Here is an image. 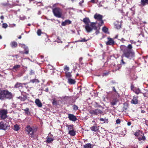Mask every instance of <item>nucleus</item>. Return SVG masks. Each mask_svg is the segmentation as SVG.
<instances>
[{
    "label": "nucleus",
    "instance_id": "44",
    "mask_svg": "<svg viewBox=\"0 0 148 148\" xmlns=\"http://www.w3.org/2000/svg\"><path fill=\"white\" fill-rule=\"evenodd\" d=\"M100 21H101V22L99 24V25L100 26H101L104 23L102 19L101 20H100Z\"/></svg>",
    "mask_w": 148,
    "mask_h": 148
},
{
    "label": "nucleus",
    "instance_id": "7",
    "mask_svg": "<svg viewBox=\"0 0 148 148\" xmlns=\"http://www.w3.org/2000/svg\"><path fill=\"white\" fill-rule=\"evenodd\" d=\"M10 126L8 124H6L3 122H1L0 123V129L6 130L10 129Z\"/></svg>",
    "mask_w": 148,
    "mask_h": 148
},
{
    "label": "nucleus",
    "instance_id": "27",
    "mask_svg": "<svg viewBox=\"0 0 148 148\" xmlns=\"http://www.w3.org/2000/svg\"><path fill=\"white\" fill-rule=\"evenodd\" d=\"M42 90L43 91H44L46 92H48L49 91V89L47 86H44L42 88Z\"/></svg>",
    "mask_w": 148,
    "mask_h": 148
},
{
    "label": "nucleus",
    "instance_id": "60",
    "mask_svg": "<svg viewBox=\"0 0 148 148\" xmlns=\"http://www.w3.org/2000/svg\"><path fill=\"white\" fill-rule=\"evenodd\" d=\"M91 2L93 3H95V0H91Z\"/></svg>",
    "mask_w": 148,
    "mask_h": 148
},
{
    "label": "nucleus",
    "instance_id": "58",
    "mask_svg": "<svg viewBox=\"0 0 148 148\" xmlns=\"http://www.w3.org/2000/svg\"><path fill=\"white\" fill-rule=\"evenodd\" d=\"M104 119L103 118H101L100 119V120L101 121H104Z\"/></svg>",
    "mask_w": 148,
    "mask_h": 148
},
{
    "label": "nucleus",
    "instance_id": "1",
    "mask_svg": "<svg viewBox=\"0 0 148 148\" xmlns=\"http://www.w3.org/2000/svg\"><path fill=\"white\" fill-rule=\"evenodd\" d=\"M132 48V46L131 44H129L127 47L125 45H121L120 46V50L123 53L121 56V64H124L126 63L123 60L124 57L131 59L134 56L135 53L133 50Z\"/></svg>",
    "mask_w": 148,
    "mask_h": 148
},
{
    "label": "nucleus",
    "instance_id": "25",
    "mask_svg": "<svg viewBox=\"0 0 148 148\" xmlns=\"http://www.w3.org/2000/svg\"><path fill=\"white\" fill-rule=\"evenodd\" d=\"M27 134L29 135V136H30L31 138H34L33 130L30 132L29 133H28Z\"/></svg>",
    "mask_w": 148,
    "mask_h": 148
},
{
    "label": "nucleus",
    "instance_id": "21",
    "mask_svg": "<svg viewBox=\"0 0 148 148\" xmlns=\"http://www.w3.org/2000/svg\"><path fill=\"white\" fill-rule=\"evenodd\" d=\"M39 81L37 79H34L30 80L29 83H38L39 82Z\"/></svg>",
    "mask_w": 148,
    "mask_h": 148
},
{
    "label": "nucleus",
    "instance_id": "30",
    "mask_svg": "<svg viewBox=\"0 0 148 148\" xmlns=\"http://www.w3.org/2000/svg\"><path fill=\"white\" fill-rule=\"evenodd\" d=\"M19 129V126L17 125H15L14 126V130L16 131H18Z\"/></svg>",
    "mask_w": 148,
    "mask_h": 148
},
{
    "label": "nucleus",
    "instance_id": "28",
    "mask_svg": "<svg viewBox=\"0 0 148 148\" xmlns=\"http://www.w3.org/2000/svg\"><path fill=\"white\" fill-rule=\"evenodd\" d=\"M25 47H24L25 52L24 53H25L26 54H27L29 53V50L28 49V47H25V45H24Z\"/></svg>",
    "mask_w": 148,
    "mask_h": 148
},
{
    "label": "nucleus",
    "instance_id": "52",
    "mask_svg": "<svg viewBox=\"0 0 148 148\" xmlns=\"http://www.w3.org/2000/svg\"><path fill=\"white\" fill-rule=\"evenodd\" d=\"M97 30H96V32H95V33H96V34H98V33H99V31H98V30H97Z\"/></svg>",
    "mask_w": 148,
    "mask_h": 148
},
{
    "label": "nucleus",
    "instance_id": "10",
    "mask_svg": "<svg viewBox=\"0 0 148 148\" xmlns=\"http://www.w3.org/2000/svg\"><path fill=\"white\" fill-rule=\"evenodd\" d=\"M108 41L106 42L107 45H113L114 44V41L112 38H108Z\"/></svg>",
    "mask_w": 148,
    "mask_h": 148
},
{
    "label": "nucleus",
    "instance_id": "45",
    "mask_svg": "<svg viewBox=\"0 0 148 148\" xmlns=\"http://www.w3.org/2000/svg\"><path fill=\"white\" fill-rule=\"evenodd\" d=\"M116 123L117 124L120 123V120L119 119H117L116 121Z\"/></svg>",
    "mask_w": 148,
    "mask_h": 148
},
{
    "label": "nucleus",
    "instance_id": "22",
    "mask_svg": "<svg viewBox=\"0 0 148 148\" xmlns=\"http://www.w3.org/2000/svg\"><path fill=\"white\" fill-rule=\"evenodd\" d=\"M26 130L28 133L32 131L33 130L29 126H28L26 127Z\"/></svg>",
    "mask_w": 148,
    "mask_h": 148
},
{
    "label": "nucleus",
    "instance_id": "49",
    "mask_svg": "<svg viewBox=\"0 0 148 148\" xmlns=\"http://www.w3.org/2000/svg\"><path fill=\"white\" fill-rule=\"evenodd\" d=\"M30 73H31V75L34 74V71L32 70H31V72H30Z\"/></svg>",
    "mask_w": 148,
    "mask_h": 148
},
{
    "label": "nucleus",
    "instance_id": "56",
    "mask_svg": "<svg viewBox=\"0 0 148 148\" xmlns=\"http://www.w3.org/2000/svg\"><path fill=\"white\" fill-rule=\"evenodd\" d=\"M0 18L1 19H3L4 18V17L3 16H1L0 17Z\"/></svg>",
    "mask_w": 148,
    "mask_h": 148
},
{
    "label": "nucleus",
    "instance_id": "37",
    "mask_svg": "<svg viewBox=\"0 0 148 148\" xmlns=\"http://www.w3.org/2000/svg\"><path fill=\"white\" fill-rule=\"evenodd\" d=\"M89 112L90 114H94L95 115V110H90L89 111Z\"/></svg>",
    "mask_w": 148,
    "mask_h": 148
},
{
    "label": "nucleus",
    "instance_id": "17",
    "mask_svg": "<svg viewBox=\"0 0 148 148\" xmlns=\"http://www.w3.org/2000/svg\"><path fill=\"white\" fill-rule=\"evenodd\" d=\"M76 82L75 80L71 79V78H69L68 79V82L70 84H75Z\"/></svg>",
    "mask_w": 148,
    "mask_h": 148
},
{
    "label": "nucleus",
    "instance_id": "47",
    "mask_svg": "<svg viewBox=\"0 0 148 148\" xmlns=\"http://www.w3.org/2000/svg\"><path fill=\"white\" fill-rule=\"evenodd\" d=\"M112 88H113V91L114 92H117L116 91V89H115V88L114 87H113Z\"/></svg>",
    "mask_w": 148,
    "mask_h": 148
},
{
    "label": "nucleus",
    "instance_id": "57",
    "mask_svg": "<svg viewBox=\"0 0 148 148\" xmlns=\"http://www.w3.org/2000/svg\"><path fill=\"white\" fill-rule=\"evenodd\" d=\"M25 18L24 17H20V19L21 20H23Z\"/></svg>",
    "mask_w": 148,
    "mask_h": 148
},
{
    "label": "nucleus",
    "instance_id": "46",
    "mask_svg": "<svg viewBox=\"0 0 148 148\" xmlns=\"http://www.w3.org/2000/svg\"><path fill=\"white\" fill-rule=\"evenodd\" d=\"M126 40L124 38H122L121 40V41L123 43H124V42Z\"/></svg>",
    "mask_w": 148,
    "mask_h": 148
},
{
    "label": "nucleus",
    "instance_id": "20",
    "mask_svg": "<svg viewBox=\"0 0 148 148\" xmlns=\"http://www.w3.org/2000/svg\"><path fill=\"white\" fill-rule=\"evenodd\" d=\"M95 115H97L99 114H101L102 113V111L99 109H96L95 110Z\"/></svg>",
    "mask_w": 148,
    "mask_h": 148
},
{
    "label": "nucleus",
    "instance_id": "31",
    "mask_svg": "<svg viewBox=\"0 0 148 148\" xmlns=\"http://www.w3.org/2000/svg\"><path fill=\"white\" fill-rule=\"evenodd\" d=\"M68 130L69 131L74 130L73 125H71L69 126L68 128Z\"/></svg>",
    "mask_w": 148,
    "mask_h": 148
},
{
    "label": "nucleus",
    "instance_id": "14",
    "mask_svg": "<svg viewBox=\"0 0 148 148\" xmlns=\"http://www.w3.org/2000/svg\"><path fill=\"white\" fill-rule=\"evenodd\" d=\"M10 45L11 47L14 48L17 47L18 44L16 42L13 41L10 42Z\"/></svg>",
    "mask_w": 148,
    "mask_h": 148
},
{
    "label": "nucleus",
    "instance_id": "19",
    "mask_svg": "<svg viewBox=\"0 0 148 148\" xmlns=\"http://www.w3.org/2000/svg\"><path fill=\"white\" fill-rule=\"evenodd\" d=\"M90 129L92 131L96 132L98 130V128L96 124L94 125L93 126L90 128Z\"/></svg>",
    "mask_w": 148,
    "mask_h": 148
},
{
    "label": "nucleus",
    "instance_id": "35",
    "mask_svg": "<svg viewBox=\"0 0 148 148\" xmlns=\"http://www.w3.org/2000/svg\"><path fill=\"white\" fill-rule=\"evenodd\" d=\"M42 33L41 30L40 29H38L37 31V34L38 36H40Z\"/></svg>",
    "mask_w": 148,
    "mask_h": 148
},
{
    "label": "nucleus",
    "instance_id": "8",
    "mask_svg": "<svg viewBox=\"0 0 148 148\" xmlns=\"http://www.w3.org/2000/svg\"><path fill=\"white\" fill-rule=\"evenodd\" d=\"M131 89L134 92H140L139 89L137 87H135L132 83L131 84Z\"/></svg>",
    "mask_w": 148,
    "mask_h": 148
},
{
    "label": "nucleus",
    "instance_id": "54",
    "mask_svg": "<svg viewBox=\"0 0 148 148\" xmlns=\"http://www.w3.org/2000/svg\"><path fill=\"white\" fill-rule=\"evenodd\" d=\"M138 139L140 141L143 140V138H142V137H139L138 138Z\"/></svg>",
    "mask_w": 148,
    "mask_h": 148
},
{
    "label": "nucleus",
    "instance_id": "63",
    "mask_svg": "<svg viewBox=\"0 0 148 148\" xmlns=\"http://www.w3.org/2000/svg\"><path fill=\"white\" fill-rule=\"evenodd\" d=\"M21 36H19L18 37V38L19 39H21Z\"/></svg>",
    "mask_w": 148,
    "mask_h": 148
},
{
    "label": "nucleus",
    "instance_id": "33",
    "mask_svg": "<svg viewBox=\"0 0 148 148\" xmlns=\"http://www.w3.org/2000/svg\"><path fill=\"white\" fill-rule=\"evenodd\" d=\"M89 39H86L85 38H84L82 39L81 40H78V41L80 42H86L88 40H89Z\"/></svg>",
    "mask_w": 148,
    "mask_h": 148
},
{
    "label": "nucleus",
    "instance_id": "24",
    "mask_svg": "<svg viewBox=\"0 0 148 148\" xmlns=\"http://www.w3.org/2000/svg\"><path fill=\"white\" fill-rule=\"evenodd\" d=\"M21 67V65H15L13 66L12 69L15 71H17L18 69L19 68Z\"/></svg>",
    "mask_w": 148,
    "mask_h": 148
},
{
    "label": "nucleus",
    "instance_id": "39",
    "mask_svg": "<svg viewBox=\"0 0 148 148\" xmlns=\"http://www.w3.org/2000/svg\"><path fill=\"white\" fill-rule=\"evenodd\" d=\"M24 110L25 113H27V114L29 113V109L28 108H26Z\"/></svg>",
    "mask_w": 148,
    "mask_h": 148
},
{
    "label": "nucleus",
    "instance_id": "11",
    "mask_svg": "<svg viewBox=\"0 0 148 148\" xmlns=\"http://www.w3.org/2000/svg\"><path fill=\"white\" fill-rule=\"evenodd\" d=\"M68 118L70 120L73 121H75L77 120L76 116L73 114H69L68 116Z\"/></svg>",
    "mask_w": 148,
    "mask_h": 148
},
{
    "label": "nucleus",
    "instance_id": "62",
    "mask_svg": "<svg viewBox=\"0 0 148 148\" xmlns=\"http://www.w3.org/2000/svg\"><path fill=\"white\" fill-rule=\"evenodd\" d=\"M82 60V58H79V61H81Z\"/></svg>",
    "mask_w": 148,
    "mask_h": 148
},
{
    "label": "nucleus",
    "instance_id": "15",
    "mask_svg": "<svg viewBox=\"0 0 148 148\" xmlns=\"http://www.w3.org/2000/svg\"><path fill=\"white\" fill-rule=\"evenodd\" d=\"M147 4H148V0H141L140 5V6H144Z\"/></svg>",
    "mask_w": 148,
    "mask_h": 148
},
{
    "label": "nucleus",
    "instance_id": "48",
    "mask_svg": "<svg viewBox=\"0 0 148 148\" xmlns=\"http://www.w3.org/2000/svg\"><path fill=\"white\" fill-rule=\"evenodd\" d=\"M139 134V133L138 132H136L134 134V135L136 136H138Z\"/></svg>",
    "mask_w": 148,
    "mask_h": 148
},
{
    "label": "nucleus",
    "instance_id": "9",
    "mask_svg": "<svg viewBox=\"0 0 148 148\" xmlns=\"http://www.w3.org/2000/svg\"><path fill=\"white\" fill-rule=\"evenodd\" d=\"M116 98H114L112 101L111 102V103L112 106L115 105L118 101L117 98H119L120 97L118 93H117L116 95Z\"/></svg>",
    "mask_w": 148,
    "mask_h": 148
},
{
    "label": "nucleus",
    "instance_id": "40",
    "mask_svg": "<svg viewBox=\"0 0 148 148\" xmlns=\"http://www.w3.org/2000/svg\"><path fill=\"white\" fill-rule=\"evenodd\" d=\"M73 109L75 110H77L78 109V107L75 105H74L73 106Z\"/></svg>",
    "mask_w": 148,
    "mask_h": 148
},
{
    "label": "nucleus",
    "instance_id": "38",
    "mask_svg": "<svg viewBox=\"0 0 148 148\" xmlns=\"http://www.w3.org/2000/svg\"><path fill=\"white\" fill-rule=\"evenodd\" d=\"M8 27L7 24L6 23H3L2 25V27L3 28H6Z\"/></svg>",
    "mask_w": 148,
    "mask_h": 148
},
{
    "label": "nucleus",
    "instance_id": "3",
    "mask_svg": "<svg viewBox=\"0 0 148 148\" xmlns=\"http://www.w3.org/2000/svg\"><path fill=\"white\" fill-rule=\"evenodd\" d=\"M52 12L56 17L60 18L62 15V10L58 7H56L52 9Z\"/></svg>",
    "mask_w": 148,
    "mask_h": 148
},
{
    "label": "nucleus",
    "instance_id": "64",
    "mask_svg": "<svg viewBox=\"0 0 148 148\" xmlns=\"http://www.w3.org/2000/svg\"><path fill=\"white\" fill-rule=\"evenodd\" d=\"M3 5L6 6L7 5V4H3Z\"/></svg>",
    "mask_w": 148,
    "mask_h": 148
},
{
    "label": "nucleus",
    "instance_id": "26",
    "mask_svg": "<svg viewBox=\"0 0 148 148\" xmlns=\"http://www.w3.org/2000/svg\"><path fill=\"white\" fill-rule=\"evenodd\" d=\"M131 102L134 104H136L138 103V100L136 97H134L132 100Z\"/></svg>",
    "mask_w": 148,
    "mask_h": 148
},
{
    "label": "nucleus",
    "instance_id": "53",
    "mask_svg": "<svg viewBox=\"0 0 148 148\" xmlns=\"http://www.w3.org/2000/svg\"><path fill=\"white\" fill-rule=\"evenodd\" d=\"M15 56L16 59H17L19 57V56L18 55H15Z\"/></svg>",
    "mask_w": 148,
    "mask_h": 148
},
{
    "label": "nucleus",
    "instance_id": "43",
    "mask_svg": "<svg viewBox=\"0 0 148 148\" xmlns=\"http://www.w3.org/2000/svg\"><path fill=\"white\" fill-rule=\"evenodd\" d=\"M0 92H7V93H8V92H10L7 90H0Z\"/></svg>",
    "mask_w": 148,
    "mask_h": 148
},
{
    "label": "nucleus",
    "instance_id": "42",
    "mask_svg": "<svg viewBox=\"0 0 148 148\" xmlns=\"http://www.w3.org/2000/svg\"><path fill=\"white\" fill-rule=\"evenodd\" d=\"M52 104L53 105H56L57 104V101L55 100V99H53V100Z\"/></svg>",
    "mask_w": 148,
    "mask_h": 148
},
{
    "label": "nucleus",
    "instance_id": "6",
    "mask_svg": "<svg viewBox=\"0 0 148 148\" xmlns=\"http://www.w3.org/2000/svg\"><path fill=\"white\" fill-rule=\"evenodd\" d=\"M8 112L7 110L5 109H3L0 111V117L2 119H5L7 116V114Z\"/></svg>",
    "mask_w": 148,
    "mask_h": 148
},
{
    "label": "nucleus",
    "instance_id": "29",
    "mask_svg": "<svg viewBox=\"0 0 148 148\" xmlns=\"http://www.w3.org/2000/svg\"><path fill=\"white\" fill-rule=\"evenodd\" d=\"M69 134L71 136H74L75 134V132L74 130L69 132Z\"/></svg>",
    "mask_w": 148,
    "mask_h": 148
},
{
    "label": "nucleus",
    "instance_id": "2",
    "mask_svg": "<svg viewBox=\"0 0 148 148\" xmlns=\"http://www.w3.org/2000/svg\"><path fill=\"white\" fill-rule=\"evenodd\" d=\"M83 21L86 25L85 28L87 32H89L92 31L93 29L97 30V27L96 26V22H91L90 26L89 25L90 21L88 18L86 17L84 18Z\"/></svg>",
    "mask_w": 148,
    "mask_h": 148
},
{
    "label": "nucleus",
    "instance_id": "5",
    "mask_svg": "<svg viewBox=\"0 0 148 148\" xmlns=\"http://www.w3.org/2000/svg\"><path fill=\"white\" fill-rule=\"evenodd\" d=\"M12 97L11 93H0V99H3L5 98L11 99Z\"/></svg>",
    "mask_w": 148,
    "mask_h": 148
},
{
    "label": "nucleus",
    "instance_id": "12",
    "mask_svg": "<svg viewBox=\"0 0 148 148\" xmlns=\"http://www.w3.org/2000/svg\"><path fill=\"white\" fill-rule=\"evenodd\" d=\"M103 17V16L102 15L99 14H96L94 16V18L98 21L101 20Z\"/></svg>",
    "mask_w": 148,
    "mask_h": 148
},
{
    "label": "nucleus",
    "instance_id": "34",
    "mask_svg": "<svg viewBox=\"0 0 148 148\" xmlns=\"http://www.w3.org/2000/svg\"><path fill=\"white\" fill-rule=\"evenodd\" d=\"M53 140V139L51 138L48 137L47 138V142L48 143H50L51 141H52Z\"/></svg>",
    "mask_w": 148,
    "mask_h": 148
},
{
    "label": "nucleus",
    "instance_id": "4",
    "mask_svg": "<svg viewBox=\"0 0 148 148\" xmlns=\"http://www.w3.org/2000/svg\"><path fill=\"white\" fill-rule=\"evenodd\" d=\"M69 70L70 68L67 65H65L64 66V70L65 72V76L68 79L71 78L72 76L71 74L72 71L71 72H69Z\"/></svg>",
    "mask_w": 148,
    "mask_h": 148
},
{
    "label": "nucleus",
    "instance_id": "32",
    "mask_svg": "<svg viewBox=\"0 0 148 148\" xmlns=\"http://www.w3.org/2000/svg\"><path fill=\"white\" fill-rule=\"evenodd\" d=\"M102 30L103 32L105 33H106L107 32L108 30V28H107L106 27H103L102 28Z\"/></svg>",
    "mask_w": 148,
    "mask_h": 148
},
{
    "label": "nucleus",
    "instance_id": "36",
    "mask_svg": "<svg viewBox=\"0 0 148 148\" xmlns=\"http://www.w3.org/2000/svg\"><path fill=\"white\" fill-rule=\"evenodd\" d=\"M56 41L58 43L62 42V41L61 39L59 37H58L57 38V39Z\"/></svg>",
    "mask_w": 148,
    "mask_h": 148
},
{
    "label": "nucleus",
    "instance_id": "13",
    "mask_svg": "<svg viewBox=\"0 0 148 148\" xmlns=\"http://www.w3.org/2000/svg\"><path fill=\"white\" fill-rule=\"evenodd\" d=\"M71 21L69 19L65 20L64 22H62L61 23V25L62 26H65L67 25H68L71 23Z\"/></svg>",
    "mask_w": 148,
    "mask_h": 148
},
{
    "label": "nucleus",
    "instance_id": "18",
    "mask_svg": "<svg viewBox=\"0 0 148 148\" xmlns=\"http://www.w3.org/2000/svg\"><path fill=\"white\" fill-rule=\"evenodd\" d=\"M27 84V83H21L19 82H17L14 85V87L16 88H18L21 87H22V84L25 85Z\"/></svg>",
    "mask_w": 148,
    "mask_h": 148
},
{
    "label": "nucleus",
    "instance_id": "55",
    "mask_svg": "<svg viewBox=\"0 0 148 148\" xmlns=\"http://www.w3.org/2000/svg\"><path fill=\"white\" fill-rule=\"evenodd\" d=\"M127 125H128V126H130L131 125V123L130 122H129L127 123Z\"/></svg>",
    "mask_w": 148,
    "mask_h": 148
},
{
    "label": "nucleus",
    "instance_id": "41",
    "mask_svg": "<svg viewBox=\"0 0 148 148\" xmlns=\"http://www.w3.org/2000/svg\"><path fill=\"white\" fill-rule=\"evenodd\" d=\"M109 72L108 71H105L103 73V76H106L109 74Z\"/></svg>",
    "mask_w": 148,
    "mask_h": 148
},
{
    "label": "nucleus",
    "instance_id": "61",
    "mask_svg": "<svg viewBox=\"0 0 148 148\" xmlns=\"http://www.w3.org/2000/svg\"><path fill=\"white\" fill-rule=\"evenodd\" d=\"M142 138H143V140H145V137L144 136H143L142 137Z\"/></svg>",
    "mask_w": 148,
    "mask_h": 148
},
{
    "label": "nucleus",
    "instance_id": "23",
    "mask_svg": "<svg viewBox=\"0 0 148 148\" xmlns=\"http://www.w3.org/2000/svg\"><path fill=\"white\" fill-rule=\"evenodd\" d=\"M92 147L90 143H87L84 145V148H92Z\"/></svg>",
    "mask_w": 148,
    "mask_h": 148
},
{
    "label": "nucleus",
    "instance_id": "50",
    "mask_svg": "<svg viewBox=\"0 0 148 148\" xmlns=\"http://www.w3.org/2000/svg\"><path fill=\"white\" fill-rule=\"evenodd\" d=\"M116 27L117 29H119L121 28V26L119 25L117 26H116Z\"/></svg>",
    "mask_w": 148,
    "mask_h": 148
},
{
    "label": "nucleus",
    "instance_id": "51",
    "mask_svg": "<svg viewBox=\"0 0 148 148\" xmlns=\"http://www.w3.org/2000/svg\"><path fill=\"white\" fill-rule=\"evenodd\" d=\"M95 103L97 105V107H101V106L100 105H98L97 103L96 102V103Z\"/></svg>",
    "mask_w": 148,
    "mask_h": 148
},
{
    "label": "nucleus",
    "instance_id": "59",
    "mask_svg": "<svg viewBox=\"0 0 148 148\" xmlns=\"http://www.w3.org/2000/svg\"><path fill=\"white\" fill-rule=\"evenodd\" d=\"M23 100H25L27 99V97L25 96H23Z\"/></svg>",
    "mask_w": 148,
    "mask_h": 148
},
{
    "label": "nucleus",
    "instance_id": "16",
    "mask_svg": "<svg viewBox=\"0 0 148 148\" xmlns=\"http://www.w3.org/2000/svg\"><path fill=\"white\" fill-rule=\"evenodd\" d=\"M35 103L39 107H42V104L40 101L38 99H36L35 101Z\"/></svg>",
    "mask_w": 148,
    "mask_h": 148
}]
</instances>
